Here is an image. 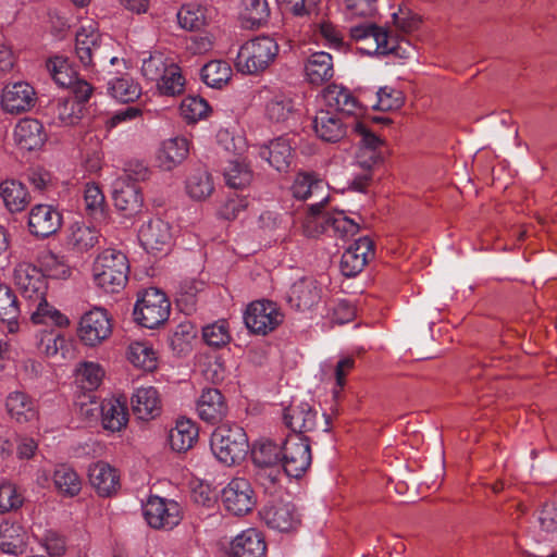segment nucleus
Segmentation results:
<instances>
[{
	"label": "nucleus",
	"mask_w": 557,
	"mask_h": 557,
	"mask_svg": "<svg viewBox=\"0 0 557 557\" xmlns=\"http://www.w3.org/2000/svg\"><path fill=\"white\" fill-rule=\"evenodd\" d=\"M294 198L313 200L312 203H327L330 199L329 185L314 173L299 172L290 186Z\"/></svg>",
	"instance_id": "obj_18"
},
{
	"label": "nucleus",
	"mask_w": 557,
	"mask_h": 557,
	"mask_svg": "<svg viewBox=\"0 0 557 557\" xmlns=\"http://www.w3.org/2000/svg\"><path fill=\"white\" fill-rule=\"evenodd\" d=\"M27 533L18 524L9 521L0 523V549L5 554L17 555L26 545Z\"/></svg>",
	"instance_id": "obj_35"
},
{
	"label": "nucleus",
	"mask_w": 557,
	"mask_h": 557,
	"mask_svg": "<svg viewBox=\"0 0 557 557\" xmlns=\"http://www.w3.org/2000/svg\"><path fill=\"white\" fill-rule=\"evenodd\" d=\"M278 45L273 38L262 36L244 44L236 57L235 66L243 74H258L273 62Z\"/></svg>",
	"instance_id": "obj_5"
},
{
	"label": "nucleus",
	"mask_w": 557,
	"mask_h": 557,
	"mask_svg": "<svg viewBox=\"0 0 557 557\" xmlns=\"http://www.w3.org/2000/svg\"><path fill=\"white\" fill-rule=\"evenodd\" d=\"M112 41L107 35L99 32L95 22L79 26L75 35V55L84 67L102 65L106 62L114 64L117 61L112 55Z\"/></svg>",
	"instance_id": "obj_1"
},
{
	"label": "nucleus",
	"mask_w": 557,
	"mask_h": 557,
	"mask_svg": "<svg viewBox=\"0 0 557 557\" xmlns=\"http://www.w3.org/2000/svg\"><path fill=\"white\" fill-rule=\"evenodd\" d=\"M224 178L226 185L231 188L243 189L250 185L252 181V171L246 162L232 160L224 169Z\"/></svg>",
	"instance_id": "obj_48"
},
{
	"label": "nucleus",
	"mask_w": 557,
	"mask_h": 557,
	"mask_svg": "<svg viewBox=\"0 0 557 557\" xmlns=\"http://www.w3.org/2000/svg\"><path fill=\"white\" fill-rule=\"evenodd\" d=\"M23 500V496L14 484L4 482L0 485V513L18 509Z\"/></svg>",
	"instance_id": "obj_60"
},
{
	"label": "nucleus",
	"mask_w": 557,
	"mask_h": 557,
	"mask_svg": "<svg viewBox=\"0 0 557 557\" xmlns=\"http://www.w3.org/2000/svg\"><path fill=\"white\" fill-rule=\"evenodd\" d=\"M83 104L71 98H60L54 107L57 119L64 125L75 124L82 116Z\"/></svg>",
	"instance_id": "obj_53"
},
{
	"label": "nucleus",
	"mask_w": 557,
	"mask_h": 557,
	"mask_svg": "<svg viewBox=\"0 0 557 557\" xmlns=\"http://www.w3.org/2000/svg\"><path fill=\"white\" fill-rule=\"evenodd\" d=\"M41 272L45 276L65 280L71 275V268L63 256H59L51 250H44L38 257Z\"/></svg>",
	"instance_id": "obj_46"
},
{
	"label": "nucleus",
	"mask_w": 557,
	"mask_h": 557,
	"mask_svg": "<svg viewBox=\"0 0 557 557\" xmlns=\"http://www.w3.org/2000/svg\"><path fill=\"white\" fill-rule=\"evenodd\" d=\"M189 145L184 137H174L162 141L158 153V165L164 171H171L181 164L188 156Z\"/></svg>",
	"instance_id": "obj_29"
},
{
	"label": "nucleus",
	"mask_w": 557,
	"mask_h": 557,
	"mask_svg": "<svg viewBox=\"0 0 557 557\" xmlns=\"http://www.w3.org/2000/svg\"><path fill=\"white\" fill-rule=\"evenodd\" d=\"M327 221H330V226H332L334 232L341 237H352L358 234L360 230L359 225L344 215L343 212L329 218Z\"/></svg>",
	"instance_id": "obj_64"
},
{
	"label": "nucleus",
	"mask_w": 557,
	"mask_h": 557,
	"mask_svg": "<svg viewBox=\"0 0 557 557\" xmlns=\"http://www.w3.org/2000/svg\"><path fill=\"white\" fill-rule=\"evenodd\" d=\"M326 107L346 115L357 114L361 110L357 98L344 86L331 84L322 90Z\"/></svg>",
	"instance_id": "obj_28"
},
{
	"label": "nucleus",
	"mask_w": 557,
	"mask_h": 557,
	"mask_svg": "<svg viewBox=\"0 0 557 557\" xmlns=\"http://www.w3.org/2000/svg\"><path fill=\"white\" fill-rule=\"evenodd\" d=\"M403 103V92L398 89L385 86L377 90V102L374 104V109L392 111L399 109Z\"/></svg>",
	"instance_id": "obj_59"
},
{
	"label": "nucleus",
	"mask_w": 557,
	"mask_h": 557,
	"mask_svg": "<svg viewBox=\"0 0 557 557\" xmlns=\"http://www.w3.org/2000/svg\"><path fill=\"white\" fill-rule=\"evenodd\" d=\"M334 74L333 58L327 52H314L309 55L305 63V77L312 86H322L329 83Z\"/></svg>",
	"instance_id": "obj_26"
},
{
	"label": "nucleus",
	"mask_w": 557,
	"mask_h": 557,
	"mask_svg": "<svg viewBox=\"0 0 557 557\" xmlns=\"http://www.w3.org/2000/svg\"><path fill=\"white\" fill-rule=\"evenodd\" d=\"M173 62V60L165 58L162 53L151 54L143 61L141 73L148 81L157 83Z\"/></svg>",
	"instance_id": "obj_54"
},
{
	"label": "nucleus",
	"mask_w": 557,
	"mask_h": 557,
	"mask_svg": "<svg viewBox=\"0 0 557 557\" xmlns=\"http://www.w3.org/2000/svg\"><path fill=\"white\" fill-rule=\"evenodd\" d=\"M313 128L324 141L336 143L344 138L346 128L341 119L327 110H319L313 119Z\"/></svg>",
	"instance_id": "obj_32"
},
{
	"label": "nucleus",
	"mask_w": 557,
	"mask_h": 557,
	"mask_svg": "<svg viewBox=\"0 0 557 557\" xmlns=\"http://www.w3.org/2000/svg\"><path fill=\"white\" fill-rule=\"evenodd\" d=\"M112 197L115 208L125 216L138 213L144 205L141 189L128 174H123L114 181Z\"/></svg>",
	"instance_id": "obj_13"
},
{
	"label": "nucleus",
	"mask_w": 557,
	"mask_h": 557,
	"mask_svg": "<svg viewBox=\"0 0 557 557\" xmlns=\"http://www.w3.org/2000/svg\"><path fill=\"white\" fill-rule=\"evenodd\" d=\"M222 504L226 511L243 516L251 511L256 505V495L246 478H233L222 490Z\"/></svg>",
	"instance_id": "obj_10"
},
{
	"label": "nucleus",
	"mask_w": 557,
	"mask_h": 557,
	"mask_svg": "<svg viewBox=\"0 0 557 557\" xmlns=\"http://www.w3.org/2000/svg\"><path fill=\"white\" fill-rule=\"evenodd\" d=\"M210 447L220 462L233 466L246 457L249 449L248 436L239 425H221L212 433Z\"/></svg>",
	"instance_id": "obj_3"
},
{
	"label": "nucleus",
	"mask_w": 557,
	"mask_h": 557,
	"mask_svg": "<svg viewBox=\"0 0 557 557\" xmlns=\"http://www.w3.org/2000/svg\"><path fill=\"white\" fill-rule=\"evenodd\" d=\"M0 196L5 208L12 213L23 211L30 201L25 185L15 180H8L1 183Z\"/></svg>",
	"instance_id": "obj_36"
},
{
	"label": "nucleus",
	"mask_w": 557,
	"mask_h": 557,
	"mask_svg": "<svg viewBox=\"0 0 557 557\" xmlns=\"http://www.w3.org/2000/svg\"><path fill=\"white\" fill-rule=\"evenodd\" d=\"M111 333V320L104 309L95 308L81 318L77 335L84 345L96 347L103 343Z\"/></svg>",
	"instance_id": "obj_11"
},
{
	"label": "nucleus",
	"mask_w": 557,
	"mask_h": 557,
	"mask_svg": "<svg viewBox=\"0 0 557 557\" xmlns=\"http://www.w3.org/2000/svg\"><path fill=\"white\" fill-rule=\"evenodd\" d=\"M185 190L195 201L208 199L214 191V183L211 174L206 169L191 171L185 182Z\"/></svg>",
	"instance_id": "obj_34"
},
{
	"label": "nucleus",
	"mask_w": 557,
	"mask_h": 557,
	"mask_svg": "<svg viewBox=\"0 0 557 557\" xmlns=\"http://www.w3.org/2000/svg\"><path fill=\"white\" fill-rule=\"evenodd\" d=\"M88 478L91 486L98 495L109 497L120 488V475L111 465L98 461L88 469Z\"/></svg>",
	"instance_id": "obj_24"
},
{
	"label": "nucleus",
	"mask_w": 557,
	"mask_h": 557,
	"mask_svg": "<svg viewBox=\"0 0 557 557\" xmlns=\"http://www.w3.org/2000/svg\"><path fill=\"white\" fill-rule=\"evenodd\" d=\"M355 132L360 136L356 154V165L362 171H371L382 160L381 148L383 140L371 133L362 123H356Z\"/></svg>",
	"instance_id": "obj_21"
},
{
	"label": "nucleus",
	"mask_w": 557,
	"mask_h": 557,
	"mask_svg": "<svg viewBox=\"0 0 557 557\" xmlns=\"http://www.w3.org/2000/svg\"><path fill=\"white\" fill-rule=\"evenodd\" d=\"M277 308L269 300L252 301L246 309L244 321L250 332L265 335L276 326Z\"/></svg>",
	"instance_id": "obj_16"
},
{
	"label": "nucleus",
	"mask_w": 557,
	"mask_h": 557,
	"mask_svg": "<svg viewBox=\"0 0 557 557\" xmlns=\"http://www.w3.org/2000/svg\"><path fill=\"white\" fill-rule=\"evenodd\" d=\"M66 339L63 335L57 333H45L38 344V348L48 357H54L63 350Z\"/></svg>",
	"instance_id": "obj_63"
},
{
	"label": "nucleus",
	"mask_w": 557,
	"mask_h": 557,
	"mask_svg": "<svg viewBox=\"0 0 557 557\" xmlns=\"http://www.w3.org/2000/svg\"><path fill=\"white\" fill-rule=\"evenodd\" d=\"M325 203H311L307 209L306 216L302 221V233L308 238H317L322 235L326 227L330 226L327 221L331 215L323 211Z\"/></svg>",
	"instance_id": "obj_42"
},
{
	"label": "nucleus",
	"mask_w": 557,
	"mask_h": 557,
	"mask_svg": "<svg viewBox=\"0 0 557 557\" xmlns=\"http://www.w3.org/2000/svg\"><path fill=\"white\" fill-rule=\"evenodd\" d=\"M301 95L296 94L294 96L284 95V99L281 100V109L286 111L285 120L289 123V126L294 127L295 129L299 125L301 119Z\"/></svg>",
	"instance_id": "obj_62"
},
{
	"label": "nucleus",
	"mask_w": 557,
	"mask_h": 557,
	"mask_svg": "<svg viewBox=\"0 0 557 557\" xmlns=\"http://www.w3.org/2000/svg\"><path fill=\"white\" fill-rule=\"evenodd\" d=\"M250 455L257 481L265 492L275 494L278 480V445L272 438L259 437L252 443Z\"/></svg>",
	"instance_id": "obj_4"
},
{
	"label": "nucleus",
	"mask_w": 557,
	"mask_h": 557,
	"mask_svg": "<svg viewBox=\"0 0 557 557\" xmlns=\"http://www.w3.org/2000/svg\"><path fill=\"white\" fill-rule=\"evenodd\" d=\"M129 263L126 255L116 249H104L92 267L95 284L106 293H119L127 282Z\"/></svg>",
	"instance_id": "obj_2"
},
{
	"label": "nucleus",
	"mask_w": 557,
	"mask_h": 557,
	"mask_svg": "<svg viewBox=\"0 0 557 557\" xmlns=\"http://www.w3.org/2000/svg\"><path fill=\"white\" fill-rule=\"evenodd\" d=\"M228 411L224 396L216 388L203 389L197 400V412L208 423L220 422Z\"/></svg>",
	"instance_id": "obj_25"
},
{
	"label": "nucleus",
	"mask_w": 557,
	"mask_h": 557,
	"mask_svg": "<svg viewBox=\"0 0 557 557\" xmlns=\"http://www.w3.org/2000/svg\"><path fill=\"white\" fill-rule=\"evenodd\" d=\"M198 437V429L188 419L177 420L175 426L170 431L169 442L175 451H186L193 447Z\"/></svg>",
	"instance_id": "obj_40"
},
{
	"label": "nucleus",
	"mask_w": 557,
	"mask_h": 557,
	"mask_svg": "<svg viewBox=\"0 0 557 557\" xmlns=\"http://www.w3.org/2000/svg\"><path fill=\"white\" fill-rule=\"evenodd\" d=\"M101 421L106 430L116 432L126 426L128 410L125 398L112 397L101 404Z\"/></svg>",
	"instance_id": "obj_31"
},
{
	"label": "nucleus",
	"mask_w": 557,
	"mask_h": 557,
	"mask_svg": "<svg viewBox=\"0 0 557 557\" xmlns=\"http://www.w3.org/2000/svg\"><path fill=\"white\" fill-rule=\"evenodd\" d=\"M205 342L212 347H222L231 341L228 324L225 320L215 321L202 329Z\"/></svg>",
	"instance_id": "obj_55"
},
{
	"label": "nucleus",
	"mask_w": 557,
	"mask_h": 557,
	"mask_svg": "<svg viewBox=\"0 0 557 557\" xmlns=\"http://www.w3.org/2000/svg\"><path fill=\"white\" fill-rule=\"evenodd\" d=\"M312 456L309 437L288 434L281 447V466L285 474L292 479H300L311 465Z\"/></svg>",
	"instance_id": "obj_6"
},
{
	"label": "nucleus",
	"mask_w": 557,
	"mask_h": 557,
	"mask_svg": "<svg viewBox=\"0 0 557 557\" xmlns=\"http://www.w3.org/2000/svg\"><path fill=\"white\" fill-rule=\"evenodd\" d=\"M14 140L25 150L40 148L47 140L44 125L35 119H23L14 127Z\"/></svg>",
	"instance_id": "obj_27"
},
{
	"label": "nucleus",
	"mask_w": 557,
	"mask_h": 557,
	"mask_svg": "<svg viewBox=\"0 0 557 557\" xmlns=\"http://www.w3.org/2000/svg\"><path fill=\"white\" fill-rule=\"evenodd\" d=\"M62 225L61 213L50 205H36L28 214L29 232L37 237H48Z\"/></svg>",
	"instance_id": "obj_22"
},
{
	"label": "nucleus",
	"mask_w": 557,
	"mask_h": 557,
	"mask_svg": "<svg viewBox=\"0 0 557 557\" xmlns=\"http://www.w3.org/2000/svg\"><path fill=\"white\" fill-rule=\"evenodd\" d=\"M108 90L113 98L122 102L134 101L141 94L139 85L128 76L117 77L110 81Z\"/></svg>",
	"instance_id": "obj_49"
},
{
	"label": "nucleus",
	"mask_w": 557,
	"mask_h": 557,
	"mask_svg": "<svg viewBox=\"0 0 557 557\" xmlns=\"http://www.w3.org/2000/svg\"><path fill=\"white\" fill-rule=\"evenodd\" d=\"M7 410L17 423H26L37 418L35 403L22 392H13L7 398Z\"/></svg>",
	"instance_id": "obj_38"
},
{
	"label": "nucleus",
	"mask_w": 557,
	"mask_h": 557,
	"mask_svg": "<svg viewBox=\"0 0 557 557\" xmlns=\"http://www.w3.org/2000/svg\"><path fill=\"white\" fill-rule=\"evenodd\" d=\"M350 37L357 41H364L361 50L367 54H388L394 48L389 46L388 33L375 24H360L349 29Z\"/></svg>",
	"instance_id": "obj_17"
},
{
	"label": "nucleus",
	"mask_w": 557,
	"mask_h": 557,
	"mask_svg": "<svg viewBox=\"0 0 557 557\" xmlns=\"http://www.w3.org/2000/svg\"><path fill=\"white\" fill-rule=\"evenodd\" d=\"M318 412L307 401L290 395L281 400V420L289 434L306 435L315 429Z\"/></svg>",
	"instance_id": "obj_8"
},
{
	"label": "nucleus",
	"mask_w": 557,
	"mask_h": 557,
	"mask_svg": "<svg viewBox=\"0 0 557 557\" xmlns=\"http://www.w3.org/2000/svg\"><path fill=\"white\" fill-rule=\"evenodd\" d=\"M185 79L182 75L180 66L173 62L157 82V87L160 94L165 96H176L183 92Z\"/></svg>",
	"instance_id": "obj_50"
},
{
	"label": "nucleus",
	"mask_w": 557,
	"mask_h": 557,
	"mask_svg": "<svg viewBox=\"0 0 557 557\" xmlns=\"http://www.w3.org/2000/svg\"><path fill=\"white\" fill-rule=\"evenodd\" d=\"M196 337L195 327L189 322L180 323L170 336V346L177 355L186 354Z\"/></svg>",
	"instance_id": "obj_51"
},
{
	"label": "nucleus",
	"mask_w": 557,
	"mask_h": 557,
	"mask_svg": "<svg viewBox=\"0 0 557 557\" xmlns=\"http://www.w3.org/2000/svg\"><path fill=\"white\" fill-rule=\"evenodd\" d=\"M77 380L82 383L83 388L96 389L102 382L104 371L100 364L91 361L82 362L76 369Z\"/></svg>",
	"instance_id": "obj_52"
},
{
	"label": "nucleus",
	"mask_w": 557,
	"mask_h": 557,
	"mask_svg": "<svg viewBox=\"0 0 557 557\" xmlns=\"http://www.w3.org/2000/svg\"><path fill=\"white\" fill-rule=\"evenodd\" d=\"M13 282L28 301L38 300V297L46 295L45 274L30 263L22 262L14 268Z\"/></svg>",
	"instance_id": "obj_15"
},
{
	"label": "nucleus",
	"mask_w": 557,
	"mask_h": 557,
	"mask_svg": "<svg viewBox=\"0 0 557 557\" xmlns=\"http://www.w3.org/2000/svg\"><path fill=\"white\" fill-rule=\"evenodd\" d=\"M84 205L86 213L95 220L106 218V198L96 183H87L84 189Z\"/></svg>",
	"instance_id": "obj_47"
},
{
	"label": "nucleus",
	"mask_w": 557,
	"mask_h": 557,
	"mask_svg": "<svg viewBox=\"0 0 557 557\" xmlns=\"http://www.w3.org/2000/svg\"><path fill=\"white\" fill-rule=\"evenodd\" d=\"M126 357L135 368L147 372H151L157 369V352L147 342H132L127 347Z\"/></svg>",
	"instance_id": "obj_41"
},
{
	"label": "nucleus",
	"mask_w": 557,
	"mask_h": 557,
	"mask_svg": "<svg viewBox=\"0 0 557 557\" xmlns=\"http://www.w3.org/2000/svg\"><path fill=\"white\" fill-rule=\"evenodd\" d=\"M0 103L4 112L21 114L35 106L36 91L26 82L9 83L2 89Z\"/></svg>",
	"instance_id": "obj_14"
},
{
	"label": "nucleus",
	"mask_w": 557,
	"mask_h": 557,
	"mask_svg": "<svg viewBox=\"0 0 557 557\" xmlns=\"http://www.w3.org/2000/svg\"><path fill=\"white\" fill-rule=\"evenodd\" d=\"M52 479L57 492L64 497H74L82 490L79 475L69 465H58L54 468Z\"/></svg>",
	"instance_id": "obj_39"
},
{
	"label": "nucleus",
	"mask_w": 557,
	"mask_h": 557,
	"mask_svg": "<svg viewBox=\"0 0 557 557\" xmlns=\"http://www.w3.org/2000/svg\"><path fill=\"white\" fill-rule=\"evenodd\" d=\"M374 256V244L368 236L354 242L343 253L341 259L342 273L347 276H355L360 273L366 264Z\"/></svg>",
	"instance_id": "obj_20"
},
{
	"label": "nucleus",
	"mask_w": 557,
	"mask_h": 557,
	"mask_svg": "<svg viewBox=\"0 0 557 557\" xmlns=\"http://www.w3.org/2000/svg\"><path fill=\"white\" fill-rule=\"evenodd\" d=\"M171 304L165 294L157 288L146 289L136 301L135 320L147 329H154L164 323L170 315Z\"/></svg>",
	"instance_id": "obj_7"
},
{
	"label": "nucleus",
	"mask_w": 557,
	"mask_h": 557,
	"mask_svg": "<svg viewBox=\"0 0 557 557\" xmlns=\"http://www.w3.org/2000/svg\"><path fill=\"white\" fill-rule=\"evenodd\" d=\"M180 110L185 120L196 122L207 115L209 106L205 99L189 96L182 101Z\"/></svg>",
	"instance_id": "obj_56"
},
{
	"label": "nucleus",
	"mask_w": 557,
	"mask_h": 557,
	"mask_svg": "<svg viewBox=\"0 0 557 557\" xmlns=\"http://www.w3.org/2000/svg\"><path fill=\"white\" fill-rule=\"evenodd\" d=\"M17 299L7 285H0V320L14 321L18 317Z\"/></svg>",
	"instance_id": "obj_58"
},
{
	"label": "nucleus",
	"mask_w": 557,
	"mask_h": 557,
	"mask_svg": "<svg viewBox=\"0 0 557 557\" xmlns=\"http://www.w3.org/2000/svg\"><path fill=\"white\" fill-rule=\"evenodd\" d=\"M135 416L140 420H152L161 414L162 401L158 389L153 386L137 388L131 399Z\"/></svg>",
	"instance_id": "obj_23"
},
{
	"label": "nucleus",
	"mask_w": 557,
	"mask_h": 557,
	"mask_svg": "<svg viewBox=\"0 0 557 557\" xmlns=\"http://www.w3.org/2000/svg\"><path fill=\"white\" fill-rule=\"evenodd\" d=\"M392 18L394 25L404 33L416 30L421 23L420 16L406 7H399L398 11L392 14Z\"/></svg>",
	"instance_id": "obj_61"
},
{
	"label": "nucleus",
	"mask_w": 557,
	"mask_h": 557,
	"mask_svg": "<svg viewBox=\"0 0 557 557\" xmlns=\"http://www.w3.org/2000/svg\"><path fill=\"white\" fill-rule=\"evenodd\" d=\"M265 550L264 539L255 529L243 531L233 540L231 545L233 557H264Z\"/></svg>",
	"instance_id": "obj_30"
},
{
	"label": "nucleus",
	"mask_w": 557,
	"mask_h": 557,
	"mask_svg": "<svg viewBox=\"0 0 557 557\" xmlns=\"http://www.w3.org/2000/svg\"><path fill=\"white\" fill-rule=\"evenodd\" d=\"M301 523L302 516L295 504L286 503L281 507V533H295L300 529Z\"/></svg>",
	"instance_id": "obj_57"
},
{
	"label": "nucleus",
	"mask_w": 557,
	"mask_h": 557,
	"mask_svg": "<svg viewBox=\"0 0 557 557\" xmlns=\"http://www.w3.org/2000/svg\"><path fill=\"white\" fill-rule=\"evenodd\" d=\"M46 295L38 297V300L29 301L30 320L35 324L54 325L64 327L70 324L69 319L57 308L51 306L45 298Z\"/></svg>",
	"instance_id": "obj_33"
},
{
	"label": "nucleus",
	"mask_w": 557,
	"mask_h": 557,
	"mask_svg": "<svg viewBox=\"0 0 557 557\" xmlns=\"http://www.w3.org/2000/svg\"><path fill=\"white\" fill-rule=\"evenodd\" d=\"M323 288L313 277H300L295 281L286 292V302L299 312L312 310L320 304Z\"/></svg>",
	"instance_id": "obj_12"
},
{
	"label": "nucleus",
	"mask_w": 557,
	"mask_h": 557,
	"mask_svg": "<svg viewBox=\"0 0 557 557\" xmlns=\"http://www.w3.org/2000/svg\"><path fill=\"white\" fill-rule=\"evenodd\" d=\"M138 238L149 252L166 251L172 243L171 225L160 218L151 219L141 225Z\"/></svg>",
	"instance_id": "obj_19"
},
{
	"label": "nucleus",
	"mask_w": 557,
	"mask_h": 557,
	"mask_svg": "<svg viewBox=\"0 0 557 557\" xmlns=\"http://www.w3.org/2000/svg\"><path fill=\"white\" fill-rule=\"evenodd\" d=\"M143 515L148 525L156 530H172L183 519L181 505L160 496H149L143 504Z\"/></svg>",
	"instance_id": "obj_9"
},
{
	"label": "nucleus",
	"mask_w": 557,
	"mask_h": 557,
	"mask_svg": "<svg viewBox=\"0 0 557 557\" xmlns=\"http://www.w3.org/2000/svg\"><path fill=\"white\" fill-rule=\"evenodd\" d=\"M231 77L232 67L225 61H210L201 70L203 83L211 88L221 89L230 82Z\"/></svg>",
	"instance_id": "obj_45"
},
{
	"label": "nucleus",
	"mask_w": 557,
	"mask_h": 557,
	"mask_svg": "<svg viewBox=\"0 0 557 557\" xmlns=\"http://www.w3.org/2000/svg\"><path fill=\"white\" fill-rule=\"evenodd\" d=\"M98 231L82 222L73 223L66 236V245L76 252L87 251L98 243Z\"/></svg>",
	"instance_id": "obj_37"
},
{
	"label": "nucleus",
	"mask_w": 557,
	"mask_h": 557,
	"mask_svg": "<svg viewBox=\"0 0 557 557\" xmlns=\"http://www.w3.org/2000/svg\"><path fill=\"white\" fill-rule=\"evenodd\" d=\"M208 10L197 3L184 4L177 12L176 17L181 28L188 32L200 30L207 25Z\"/></svg>",
	"instance_id": "obj_43"
},
{
	"label": "nucleus",
	"mask_w": 557,
	"mask_h": 557,
	"mask_svg": "<svg viewBox=\"0 0 557 557\" xmlns=\"http://www.w3.org/2000/svg\"><path fill=\"white\" fill-rule=\"evenodd\" d=\"M269 17L267 0H243L239 18L243 27H259Z\"/></svg>",
	"instance_id": "obj_44"
}]
</instances>
